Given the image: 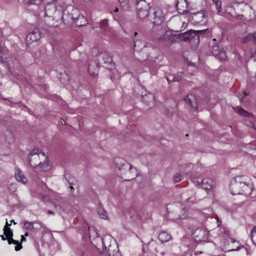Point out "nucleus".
Listing matches in <instances>:
<instances>
[{"label":"nucleus","mask_w":256,"mask_h":256,"mask_svg":"<svg viewBox=\"0 0 256 256\" xmlns=\"http://www.w3.org/2000/svg\"><path fill=\"white\" fill-rule=\"evenodd\" d=\"M24 236H28V232H26Z\"/></svg>","instance_id":"nucleus-53"},{"label":"nucleus","mask_w":256,"mask_h":256,"mask_svg":"<svg viewBox=\"0 0 256 256\" xmlns=\"http://www.w3.org/2000/svg\"><path fill=\"white\" fill-rule=\"evenodd\" d=\"M15 176L16 180L18 182L23 184H26L28 182L27 178L18 168H16L15 170Z\"/></svg>","instance_id":"nucleus-21"},{"label":"nucleus","mask_w":256,"mask_h":256,"mask_svg":"<svg viewBox=\"0 0 256 256\" xmlns=\"http://www.w3.org/2000/svg\"><path fill=\"white\" fill-rule=\"evenodd\" d=\"M205 18V15L202 12L193 14L192 20L195 24H200L204 22Z\"/></svg>","instance_id":"nucleus-20"},{"label":"nucleus","mask_w":256,"mask_h":256,"mask_svg":"<svg viewBox=\"0 0 256 256\" xmlns=\"http://www.w3.org/2000/svg\"><path fill=\"white\" fill-rule=\"evenodd\" d=\"M150 4L144 0H140L137 4V14L139 18L144 19L149 15Z\"/></svg>","instance_id":"nucleus-9"},{"label":"nucleus","mask_w":256,"mask_h":256,"mask_svg":"<svg viewBox=\"0 0 256 256\" xmlns=\"http://www.w3.org/2000/svg\"><path fill=\"white\" fill-rule=\"evenodd\" d=\"M4 220H6V224H8V219L5 218Z\"/></svg>","instance_id":"nucleus-50"},{"label":"nucleus","mask_w":256,"mask_h":256,"mask_svg":"<svg viewBox=\"0 0 256 256\" xmlns=\"http://www.w3.org/2000/svg\"><path fill=\"white\" fill-rule=\"evenodd\" d=\"M181 180V176L179 174H176L174 176V182H178Z\"/></svg>","instance_id":"nucleus-36"},{"label":"nucleus","mask_w":256,"mask_h":256,"mask_svg":"<svg viewBox=\"0 0 256 256\" xmlns=\"http://www.w3.org/2000/svg\"><path fill=\"white\" fill-rule=\"evenodd\" d=\"M230 190L232 194L248 196L252 190L251 180L244 176H237L230 182Z\"/></svg>","instance_id":"nucleus-1"},{"label":"nucleus","mask_w":256,"mask_h":256,"mask_svg":"<svg viewBox=\"0 0 256 256\" xmlns=\"http://www.w3.org/2000/svg\"><path fill=\"white\" fill-rule=\"evenodd\" d=\"M226 48H222L220 49V50L218 54L216 56L217 58L222 60H226L227 58V56L226 52Z\"/></svg>","instance_id":"nucleus-27"},{"label":"nucleus","mask_w":256,"mask_h":256,"mask_svg":"<svg viewBox=\"0 0 256 256\" xmlns=\"http://www.w3.org/2000/svg\"><path fill=\"white\" fill-rule=\"evenodd\" d=\"M102 244L105 250L110 252L112 250V246L114 247V240L110 235H106L102 240Z\"/></svg>","instance_id":"nucleus-16"},{"label":"nucleus","mask_w":256,"mask_h":256,"mask_svg":"<svg viewBox=\"0 0 256 256\" xmlns=\"http://www.w3.org/2000/svg\"><path fill=\"white\" fill-rule=\"evenodd\" d=\"M11 225H5L4 227V234L1 235L0 237L3 240H8V242L9 244H14L16 246L15 250L18 251L22 248V244L18 241L14 240L12 238L13 232L12 230L10 228Z\"/></svg>","instance_id":"nucleus-3"},{"label":"nucleus","mask_w":256,"mask_h":256,"mask_svg":"<svg viewBox=\"0 0 256 256\" xmlns=\"http://www.w3.org/2000/svg\"><path fill=\"white\" fill-rule=\"evenodd\" d=\"M78 15L77 9L73 8H67L64 10L62 18L66 22H74L76 20Z\"/></svg>","instance_id":"nucleus-6"},{"label":"nucleus","mask_w":256,"mask_h":256,"mask_svg":"<svg viewBox=\"0 0 256 256\" xmlns=\"http://www.w3.org/2000/svg\"><path fill=\"white\" fill-rule=\"evenodd\" d=\"M10 224H12V222H14V224H16V222H15L14 220H10Z\"/></svg>","instance_id":"nucleus-47"},{"label":"nucleus","mask_w":256,"mask_h":256,"mask_svg":"<svg viewBox=\"0 0 256 256\" xmlns=\"http://www.w3.org/2000/svg\"><path fill=\"white\" fill-rule=\"evenodd\" d=\"M212 41H216V40L214 38L212 40Z\"/></svg>","instance_id":"nucleus-57"},{"label":"nucleus","mask_w":256,"mask_h":256,"mask_svg":"<svg viewBox=\"0 0 256 256\" xmlns=\"http://www.w3.org/2000/svg\"><path fill=\"white\" fill-rule=\"evenodd\" d=\"M195 35V30H190L182 34V38L184 41L192 38Z\"/></svg>","instance_id":"nucleus-25"},{"label":"nucleus","mask_w":256,"mask_h":256,"mask_svg":"<svg viewBox=\"0 0 256 256\" xmlns=\"http://www.w3.org/2000/svg\"><path fill=\"white\" fill-rule=\"evenodd\" d=\"M52 26H57V24H56L55 26H54V24H52Z\"/></svg>","instance_id":"nucleus-59"},{"label":"nucleus","mask_w":256,"mask_h":256,"mask_svg":"<svg viewBox=\"0 0 256 256\" xmlns=\"http://www.w3.org/2000/svg\"><path fill=\"white\" fill-rule=\"evenodd\" d=\"M234 111L239 114L247 118L245 120V124L254 130H256V126L254 124L256 118L253 114L239 107H236L234 108Z\"/></svg>","instance_id":"nucleus-4"},{"label":"nucleus","mask_w":256,"mask_h":256,"mask_svg":"<svg viewBox=\"0 0 256 256\" xmlns=\"http://www.w3.org/2000/svg\"><path fill=\"white\" fill-rule=\"evenodd\" d=\"M220 50L219 46H214L212 48V54L216 56L218 54Z\"/></svg>","instance_id":"nucleus-35"},{"label":"nucleus","mask_w":256,"mask_h":256,"mask_svg":"<svg viewBox=\"0 0 256 256\" xmlns=\"http://www.w3.org/2000/svg\"><path fill=\"white\" fill-rule=\"evenodd\" d=\"M241 247H242V246H236V248H232L230 249H228V252H230V251H234V250H240V248H241Z\"/></svg>","instance_id":"nucleus-39"},{"label":"nucleus","mask_w":256,"mask_h":256,"mask_svg":"<svg viewBox=\"0 0 256 256\" xmlns=\"http://www.w3.org/2000/svg\"><path fill=\"white\" fill-rule=\"evenodd\" d=\"M186 217H187V216H186H186H185V215H184V214H182V216H179V218H181V219H185V218H186Z\"/></svg>","instance_id":"nucleus-41"},{"label":"nucleus","mask_w":256,"mask_h":256,"mask_svg":"<svg viewBox=\"0 0 256 256\" xmlns=\"http://www.w3.org/2000/svg\"><path fill=\"white\" fill-rule=\"evenodd\" d=\"M251 238L253 243L256 244V226H254L251 231Z\"/></svg>","instance_id":"nucleus-30"},{"label":"nucleus","mask_w":256,"mask_h":256,"mask_svg":"<svg viewBox=\"0 0 256 256\" xmlns=\"http://www.w3.org/2000/svg\"><path fill=\"white\" fill-rule=\"evenodd\" d=\"M48 214H53V212H52V211H51V210H48Z\"/></svg>","instance_id":"nucleus-49"},{"label":"nucleus","mask_w":256,"mask_h":256,"mask_svg":"<svg viewBox=\"0 0 256 256\" xmlns=\"http://www.w3.org/2000/svg\"><path fill=\"white\" fill-rule=\"evenodd\" d=\"M60 80L61 81V82L62 84H66V82L68 80V76L66 74H64L63 78H60Z\"/></svg>","instance_id":"nucleus-38"},{"label":"nucleus","mask_w":256,"mask_h":256,"mask_svg":"<svg viewBox=\"0 0 256 256\" xmlns=\"http://www.w3.org/2000/svg\"><path fill=\"white\" fill-rule=\"evenodd\" d=\"M216 220L217 222H221L218 218H214L212 217H208L207 218L206 222H214V221Z\"/></svg>","instance_id":"nucleus-37"},{"label":"nucleus","mask_w":256,"mask_h":256,"mask_svg":"<svg viewBox=\"0 0 256 256\" xmlns=\"http://www.w3.org/2000/svg\"><path fill=\"white\" fill-rule=\"evenodd\" d=\"M224 234L226 236H229V232L227 230H224Z\"/></svg>","instance_id":"nucleus-43"},{"label":"nucleus","mask_w":256,"mask_h":256,"mask_svg":"<svg viewBox=\"0 0 256 256\" xmlns=\"http://www.w3.org/2000/svg\"><path fill=\"white\" fill-rule=\"evenodd\" d=\"M24 224H34V222H26Z\"/></svg>","instance_id":"nucleus-44"},{"label":"nucleus","mask_w":256,"mask_h":256,"mask_svg":"<svg viewBox=\"0 0 256 256\" xmlns=\"http://www.w3.org/2000/svg\"><path fill=\"white\" fill-rule=\"evenodd\" d=\"M26 241V238L24 237V236L22 235L21 236V240H20V243L24 242Z\"/></svg>","instance_id":"nucleus-40"},{"label":"nucleus","mask_w":256,"mask_h":256,"mask_svg":"<svg viewBox=\"0 0 256 256\" xmlns=\"http://www.w3.org/2000/svg\"><path fill=\"white\" fill-rule=\"evenodd\" d=\"M147 49L148 50V52H145L144 54L150 60L155 62L162 56V52L160 50L150 44H148Z\"/></svg>","instance_id":"nucleus-10"},{"label":"nucleus","mask_w":256,"mask_h":256,"mask_svg":"<svg viewBox=\"0 0 256 256\" xmlns=\"http://www.w3.org/2000/svg\"><path fill=\"white\" fill-rule=\"evenodd\" d=\"M50 202L56 210H63L64 200L60 194L54 195L50 198Z\"/></svg>","instance_id":"nucleus-14"},{"label":"nucleus","mask_w":256,"mask_h":256,"mask_svg":"<svg viewBox=\"0 0 256 256\" xmlns=\"http://www.w3.org/2000/svg\"><path fill=\"white\" fill-rule=\"evenodd\" d=\"M208 234L209 232L204 227L196 228L192 232V236L196 242H206Z\"/></svg>","instance_id":"nucleus-8"},{"label":"nucleus","mask_w":256,"mask_h":256,"mask_svg":"<svg viewBox=\"0 0 256 256\" xmlns=\"http://www.w3.org/2000/svg\"><path fill=\"white\" fill-rule=\"evenodd\" d=\"M184 100L189 106H191L193 110H196L197 103L195 96L192 94H188L184 98Z\"/></svg>","instance_id":"nucleus-18"},{"label":"nucleus","mask_w":256,"mask_h":256,"mask_svg":"<svg viewBox=\"0 0 256 256\" xmlns=\"http://www.w3.org/2000/svg\"><path fill=\"white\" fill-rule=\"evenodd\" d=\"M88 70H89V72L90 73V74L93 76L94 77L95 76L96 74H95V73H92V72H90V67L88 68Z\"/></svg>","instance_id":"nucleus-42"},{"label":"nucleus","mask_w":256,"mask_h":256,"mask_svg":"<svg viewBox=\"0 0 256 256\" xmlns=\"http://www.w3.org/2000/svg\"><path fill=\"white\" fill-rule=\"evenodd\" d=\"M42 1V0H24L25 3L30 4H39Z\"/></svg>","instance_id":"nucleus-33"},{"label":"nucleus","mask_w":256,"mask_h":256,"mask_svg":"<svg viewBox=\"0 0 256 256\" xmlns=\"http://www.w3.org/2000/svg\"><path fill=\"white\" fill-rule=\"evenodd\" d=\"M86 226H87V230H90V226H88V225H86Z\"/></svg>","instance_id":"nucleus-51"},{"label":"nucleus","mask_w":256,"mask_h":256,"mask_svg":"<svg viewBox=\"0 0 256 256\" xmlns=\"http://www.w3.org/2000/svg\"><path fill=\"white\" fill-rule=\"evenodd\" d=\"M192 182L195 184L200 186L205 190H210L214 184L213 180L207 178L202 180L200 178H194L192 179Z\"/></svg>","instance_id":"nucleus-11"},{"label":"nucleus","mask_w":256,"mask_h":256,"mask_svg":"<svg viewBox=\"0 0 256 256\" xmlns=\"http://www.w3.org/2000/svg\"><path fill=\"white\" fill-rule=\"evenodd\" d=\"M144 100L148 106L151 108L154 105V96L152 94L144 96L143 97Z\"/></svg>","instance_id":"nucleus-22"},{"label":"nucleus","mask_w":256,"mask_h":256,"mask_svg":"<svg viewBox=\"0 0 256 256\" xmlns=\"http://www.w3.org/2000/svg\"><path fill=\"white\" fill-rule=\"evenodd\" d=\"M70 188L71 190H73L74 189V188L72 186H70Z\"/></svg>","instance_id":"nucleus-56"},{"label":"nucleus","mask_w":256,"mask_h":256,"mask_svg":"<svg viewBox=\"0 0 256 256\" xmlns=\"http://www.w3.org/2000/svg\"><path fill=\"white\" fill-rule=\"evenodd\" d=\"M208 32L209 31H208V29L195 30V35H196V36L203 35V34L205 35V34H208Z\"/></svg>","instance_id":"nucleus-34"},{"label":"nucleus","mask_w":256,"mask_h":256,"mask_svg":"<svg viewBox=\"0 0 256 256\" xmlns=\"http://www.w3.org/2000/svg\"><path fill=\"white\" fill-rule=\"evenodd\" d=\"M98 214L99 216L102 218L104 220L108 219V216L106 212L102 208H99L98 210Z\"/></svg>","instance_id":"nucleus-28"},{"label":"nucleus","mask_w":256,"mask_h":256,"mask_svg":"<svg viewBox=\"0 0 256 256\" xmlns=\"http://www.w3.org/2000/svg\"><path fill=\"white\" fill-rule=\"evenodd\" d=\"M27 228H34L32 224L29 225V226L27 227Z\"/></svg>","instance_id":"nucleus-48"},{"label":"nucleus","mask_w":256,"mask_h":256,"mask_svg":"<svg viewBox=\"0 0 256 256\" xmlns=\"http://www.w3.org/2000/svg\"><path fill=\"white\" fill-rule=\"evenodd\" d=\"M118 2L124 10H126L130 7L128 0H118Z\"/></svg>","instance_id":"nucleus-29"},{"label":"nucleus","mask_w":256,"mask_h":256,"mask_svg":"<svg viewBox=\"0 0 256 256\" xmlns=\"http://www.w3.org/2000/svg\"><path fill=\"white\" fill-rule=\"evenodd\" d=\"M64 4L62 0H50L48 4L46 7L45 15L50 17L54 12H56V6H61Z\"/></svg>","instance_id":"nucleus-12"},{"label":"nucleus","mask_w":256,"mask_h":256,"mask_svg":"<svg viewBox=\"0 0 256 256\" xmlns=\"http://www.w3.org/2000/svg\"><path fill=\"white\" fill-rule=\"evenodd\" d=\"M213 2L218 12H220L222 10L221 2L220 0H214Z\"/></svg>","instance_id":"nucleus-31"},{"label":"nucleus","mask_w":256,"mask_h":256,"mask_svg":"<svg viewBox=\"0 0 256 256\" xmlns=\"http://www.w3.org/2000/svg\"><path fill=\"white\" fill-rule=\"evenodd\" d=\"M148 44H150L146 43L144 41L141 40H136L134 42V50L138 52L144 54L148 52V50L147 48Z\"/></svg>","instance_id":"nucleus-17"},{"label":"nucleus","mask_w":256,"mask_h":256,"mask_svg":"<svg viewBox=\"0 0 256 256\" xmlns=\"http://www.w3.org/2000/svg\"><path fill=\"white\" fill-rule=\"evenodd\" d=\"M40 34L37 29L34 30L29 33L26 38V44L28 47L35 48L40 44Z\"/></svg>","instance_id":"nucleus-7"},{"label":"nucleus","mask_w":256,"mask_h":256,"mask_svg":"<svg viewBox=\"0 0 256 256\" xmlns=\"http://www.w3.org/2000/svg\"><path fill=\"white\" fill-rule=\"evenodd\" d=\"M28 158L30 164L34 168H38L44 172L50 168L47 156L40 150H33L30 153Z\"/></svg>","instance_id":"nucleus-2"},{"label":"nucleus","mask_w":256,"mask_h":256,"mask_svg":"<svg viewBox=\"0 0 256 256\" xmlns=\"http://www.w3.org/2000/svg\"><path fill=\"white\" fill-rule=\"evenodd\" d=\"M252 41L254 44H256V33L249 34L244 36L242 39V42L246 43Z\"/></svg>","instance_id":"nucleus-24"},{"label":"nucleus","mask_w":256,"mask_h":256,"mask_svg":"<svg viewBox=\"0 0 256 256\" xmlns=\"http://www.w3.org/2000/svg\"><path fill=\"white\" fill-rule=\"evenodd\" d=\"M114 162L116 167L119 170H126V172H130L132 170V166L123 158H117L114 159Z\"/></svg>","instance_id":"nucleus-15"},{"label":"nucleus","mask_w":256,"mask_h":256,"mask_svg":"<svg viewBox=\"0 0 256 256\" xmlns=\"http://www.w3.org/2000/svg\"><path fill=\"white\" fill-rule=\"evenodd\" d=\"M229 240H230V242H232V243L234 242H236V240H234L233 238H229Z\"/></svg>","instance_id":"nucleus-46"},{"label":"nucleus","mask_w":256,"mask_h":256,"mask_svg":"<svg viewBox=\"0 0 256 256\" xmlns=\"http://www.w3.org/2000/svg\"><path fill=\"white\" fill-rule=\"evenodd\" d=\"M100 28L102 32L106 36H108L111 32V28L108 26V21L106 19L102 20L100 24Z\"/></svg>","instance_id":"nucleus-19"},{"label":"nucleus","mask_w":256,"mask_h":256,"mask_svg":"<svg viewBox=\"0 0 256 256\" xmlns=\"http://www.w3.org/2000/svg\"><path fill=\"white\" fill-rule=\"evenodd\" d=\"M176 8L178 12L182 14H188L191 10L190 4L186 0H178Z\"/></svg>","instance_id":"nucleus-13"},{"label":"nucleus","mask_w":256,"mask_h":256,"mask_svg":"<svg viewBox=\"0 0 256 256\" xmlns=\"http://www.w3.org/2000/svg\"><path fill=\"white\" fill-rule=\"evenodd\" d=\"M13 141H14V140H13L12 138L10 142H12Z\"/></svg>","instance_id":"nucleus-55"},{"label":"nucleus","mask_w":256,"mask_h":256,"mask_svg":"<svg viewBox=\"0 0 256 256\" xmlns=\"http://www.w3.org/2000/svg\"><path fill=\"white\" fill-rule=\"evenodd\" d=\"M8 188L10 194H14L17 189L16 184H9Z\"/></svg>","instance_id":"nucleus-32"},{"label":"nucleus","mask_w":256,"mask_h":256,"mask_svg":"<svg viewBox=\"0 0 256 256\" xmlns=\"http://www.w3.org/2000/svg\"><path fill=\"white\" fill-rule=\"evenodd\" d=\"M164 13L161 8L156 6L150 10V20L155 24H161L164 20Z\"/></svg>","instance_id":"nucleus-5"},{"label":"nucleus","mask_w":256,"mask_h":256,"mask_svg":"<svg viewBox=\"0 0 256 256\" xmlns=\"http://www.w3.org/2000/svg\"><path fill=\"white\" fill-rule=\"evenodd\" d=\"M100 60L104 64L110 63L112 62V58L110 55L106 52L102 53L100 56Z\"/></svg>","instance_id":"nucleus-26"},{"label":"nucleus","mask_w":256,"mask_h":256,"mask_svg":"<svg viewBox=\"0 0 256 256\" xmlns=\"http://www.w3.org/2000/svg\"><path fill=\"white\" fill-rule=\"evenodd\" d=\"M172 238L171 235L166 232H161L158 235V239L162 242H166Z\"/></svg>","instance_id":"nucleus-23"},{"label":"nucleus","mask_w":256,"mask_h":256,"mask_svg":"<svg viewBox=\"0 0 256 256\" xmlns=\"http://www.w3.org/2000/svg\"><path fill=\"white\" fill-rule=\"evenodd\" d=\"M138 34V33L136 32H134V36H136Z\"/></svg>","instance_id":"nucleus-54"},{"label":"nucleus","mask_w":256,"mask_h":256,"mask_svg":"<svg viewBox=\"0 0 256 256\" xmlns=\"http://www.w3.org/2000/svg\"><path fill=\"white\" fill-rule=\"evenodd\" d=\"M84 0L86 2H94V0Z\"/></svg>","instance_id":"nucleus-45"},{"label":"nucleus","mask_w":256,"mask_h":256,"mask_svg":"<svg viewBox=\"0 0 256 256\" xmlns=\"http://www.w3.org/2000/svg\"><path fill=\"white\" fill-rule=\"evenodd\" d=\"M115 12H118V8H116V10H114Z\"/></svg>","instance_id":"nucleus-52"},{"label":"nucleus","mask_w":256,"mask_h":256,"mask_svg":"<svg viewBox=\"0 0 256 256\" xmlns=\"http://www.w3.org/2000/svg\"><path fill=\"white\" fill-rule=\"evenodd\" d=\"M212 1H214V0H212Z\"/></svg>","instance_id":"nucleus-60"},{"label":"nucleus","mask_w":256,"mask_h":256,"mask_svg":"<svg viewBox=\"0 0 256 256\" xmlns=\"http://www.w3.org/2000/svg\"><path fill=\"white\" fill-rule=\"evenodd\" d=\"M244 96L246 95V92H244Z\"/></svg>","instance_id":"nucleus-58"}]
</instances>
